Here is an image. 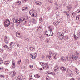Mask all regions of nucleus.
<instances>
[{
  "label": "nucleus",
  "instance_id": "58836bf2",
  "mask_svg": "<svg viewBox=\"0 0 80 80\" xmlns=\"http://www.w3.org/2000/svg\"><path fill=\"white\" fill-rule=\"evenodd\" d=\"M10 25H11L12 27H14V24L13 22H12L10 24Z\"/></svg>",
  "mask_w": 80,
  "mask_h": 80
},
{
  "label": "nucleus",
  "instance_id": "680f3d73",
  "mask_svg": "<svg viewBox=\"0 0 80 80\" xmlns=\"http://www.w3.org/2000/svg\"><path fill=\"white\" fill-rule=\"evenodd\" d=\"M50 32H52V33H53V32H52V28H50Z\"/></svg>",
  "mask_w": 80,
  "mask_h": 80
},
{
  "label": "nucleus",
  "instance_id": "8fccbe9b",
  "mask_svg": "<svg viewBox=\"0 0 80 80\" xmlns=\"http://www.w3.org/2000/svg\"><path fill=\"white\" fill-rule=\"evenodd\" d=\"M28 17H25V18L23 19H24L25 20H28Z\"/></svg>",
  "mask_w": 80,
  "mask_h": 80
},
{
  "label": "nucleus",
  "instance_id": "de8ad7c7",
  "mask_svg": "<svg viewBox=\"0 0 80 80\" xmlns=\"http://www.w3.org/2000/svg\"><path fill=\"white\" fill-rule=\"evenodd\" d=\"M33 66L32 65H29V67H30V68H33Z\"/></svg>",
  "mask_w": 80,
  "mask_h": 80
},
{
  "label": "nucleus",
  "instance_id": "f3484780",
  "mask_svg": "<svg viewBox=\"0 0 80 80\" xmlns=\"http://www.w3.org/2000/svg\"><path fill=\"white\" fill-rule=\"evenodd\" d=\"M76 19L77 20H79L80 19V15H78L76 16Z\"/></svg>",
  "mask_w": 80,
  "mask_h": 80
},
{
  "label": "nucleus",
  "instance_id": "37998d69",
  "mask_svg": "<svg viewBox=\"0 0 80 80\" xmlns=\"http://www.w3.org/2000/svg\"><path fill=\"white\" fill-rule=\"evenodd\" d=\"M4 40L5 43H6V44H8V41H7V39Z\"/></svg>",
  "mask_w": 80,
  "mask_h": 80
},
{
  "label": "nucleus",
  "instance_id": "ea45409f",
  "mask_svg": "<svg viewBox=\"0 0 80 80\" xmlns=\"http://www.w3.org/2000/svg\"><path fill=\"white\" fill-rule=\"evenodd\" d=\"M16 26L17 27L20 28V23H17L16 25Z\"/></svg>",
  "mask_w": 80,
  "mask_h": 80
},
{
  "label": "nucleus",
  "instance_id": "09e8293b",
  "mask_svg": "<svg viewBox=\"0 0 80 80\" xmlns=\"http://www.w3.org/2000/svg\"><path fill=\"white\" fill-rule=\"evenodd\" d=\"M7 37L6 36H5L4 38V40H7Z\"/></svg>",
  "mask_w": 80,
  "mask_h": 80
},
{
  "label": "nucleus",
  "instance_id": "f704fd0d",
  "mask_svg": "<svg viewBox=\"0 0 80 80\" xmlns=\"http://www.w3.org/2000/svg\"><path fill=\"white\" fill-rule=\"evenodd\" d=\"M68 10H71L72 9V7L70 6H68Z\"/></svg>",
  "mask_w": 80,
  "mask_h": 80
},
{
  "label": "nucleus",
  "instance_id": "69168bd1",
  "mask_svg": "<svg viewBox=\"0 0 80 80\" xmlns=\"http://www.w3.org/2000/svg\"><path fill=\"white\" fill-rule=\"evenodd\" d=\"M34 15H36L37 17V12H34Z\"/></svg>",
  "mask_w": 80,
  "mask_h": 80
},
{
  "label": "nucleus",
  "instance_id": "ddd939ff",
  "mask_svg": "<svg viewBox=\"0 0 80 80\" xmlns=\"http://www.w3.org/2000/svg\"><path fill=\"white\" fill-rule=\"evenodd\" d=\"M36 22V20L34 18L32 19L31 20V23H35V22Z\"/></svg>",
  "mask_w": 80,
  "mask_h": 80
},
{
  "label": "nucleus",
  "instance_id": "20e7f679",
  "mask_svg": "<svg viewBox=\"0 0 80 80\" xmlns=\"http://www.w3.org/2000/svg\"><path fill=\"white\" fill-rule=\"evenodd\" d=\"M62 20V19H61L59 20V21H55L53 23V24L55 26H57V25H58L59 23H61L60 22H61V20Z\"/></svg>",
  "mask_w": 80,
  "mask_h": 80
},
{
  "label": "nucleus",
  "instance_id": "aec40b11",
  "mask_svg": "<svg viewBox=\"0 0 80 80\" xmlns=\"http://www.w3.org/2000/svg\"><path fill=\"white\" fill-rule=\"evenodd\" d=\"M4 63L5 65H8L9 63H10V62H9V61H5L4 62Z\"/></svg>",
  "mask_w": 80,
  "mask_h": 80
},
{
  "label": "nucleus",
  "instance_id": "39448f33",
  "mask_svg": "<svg viewBox=\"0 0 80 80\" xmlns=\"http://www.w3.org/2000/svg\"><path fill=\"white\" fill-rule=\"evenodd\" d=\"M29 13L32 16V17H36V15H34V12L32 10H30L29 11Z\"/></svg>",
  "mask_w": 80,
  "mask_h": 80
},
{
  "label": "nucleus",
  "instance_id": "6ab92c4d",
  "mask_svg": "<svg viewBox=\"0 0 80 80\" xmlns=\"http://www.w3.org/2000/svg\"><path fill=\"white\" fill-rule=\"evenodd\" d=\"M46 57L48 58L50 60H52V57L51 56V54H50L48 56H47Z\"/></svg>",
  "mask_w": 80,
  "mask_h": 80
},
{
  "label": "nucleus",
  "instance_id": "a211bd4d",
  "mask_svg": "<svg viewBox=\"0 0 80 80\" xmlns=\"http://www.w3.org/2000/svg\"><path fill=\"white\" fill-rule=\"evenodd\" d=\"M29 49L31 51H34L35 50V48H34V47H31L29 48Z\"/></svg>",
  "mask_w": 80,
  "mask_h": 80
},
{
  "label": "nucleus",
  "instance_id": "9b49d317",
  "mask_svg": "<svg viewBox=\"0 0 80 80\" xmlns=\"http://www.w3.org/2000/svg\"><path fill=\"white\" fill-rule=\"evenodd\" d=\"M54 70L55 72H57V71H59V68H58V66H56L54 68Z\"/></svg>",
  "mask_w": 80,
  "mask_h": 80
},
{
  "label": "nucleus",
  "instance_id": "bb28decb",
  "mask_svg": "<svg viewBox=\"0 0 80 80\" xmlns=\"http://www.w3.org/2000/svg\"><path fill=\"white\" fill-rule=\"evenodd\" d=\"M3 47L4 48H8V49H9V48H8V47L7 45H3Z\"/></svg>",
  "mask_w": 80,
  "mask_h": 80
},
{
  "label": "nucleus",
  "instance_id": "393cba45",
  "mask_svg": "<svg viewBox=\"0 0 80 80\" xmlns=\"http://www.w3.org/2000/svg\"><path fill=\"white\" fill-rule=\"evenodd\" d=\"M40 64L41 66L43 67V66H44L45 64H46V63H45V62H41Z\"/></svg>",
  "mask_w": 80,
  "mask_h": 80
},
{
  "label": "nucleus",
  "instance_id": "c756f323",
  "mask_svg": "<svg viewBox=\"0 0 80 80\" xmlns=\"http://www.w3.org/2000/svg\"><path fill=\"white\" fill-rule=\"evenodd\" d=\"M3 62V61L2 58H0V64H2Z\"/></svg>",
  "mask_w": 80,
  "mask_h": 80
},
{
  "label": "nucleus",
  "instance_id": "338daca9",
  "mask_svg": "<svg viewBox=\"0 0 80 80\" xmlns=\"http://www.w3.org/2000/svg\"><path fill=\"white\" fill-rule=\"evenodd\" d=\"M49 53H50V54H53V52L50 51L49 52Z\"/></svg>",
  "mask_w": 80,
  "mask_h": 80
},
{
  "label": "nucleus",
  "instance_id": "e433bc0d",
  "mask_svg": "<svg viewBox=\"0 0 80 80\" xmlns=\"http://www.w3.org/2000/svg\"><path fill=\"white\" fill-rule=\"evenodd\" d=\"M42 20H43V19H42V18H40L39 19V21H40V23H42Z\"/></svg>",
  "mask_w": 80,
  "mask_h": 80
},
{
  "label": "nucleus",
  "instance_id": "c03bdc74",
  "mask_svg": "<svg viewBox=\"0 0 80 80\" xmlns=\"http://www.w3.org/2000/svg\"><path fill=\"white\" fill-rule=\"evenodd\" d=\"M25 40H27V41H26L27 42H28V41H29V39H28L27 38H25Z\"/></svg>",
  "mask_w": 80,
  "mask_h": 80
},
{
  "label": "nucleus",
  "instance_id": "9d476101",
  "mask_svg": "<svg viewBox=\"0 0 80 80\" xmlns=\"http://www.w3.org/2000/svg\"><path fill=\"white\" fill-rule=\"evenodd\" d=\"M64 34L63 33V32H59L57 34V35L58 37H60V36H62V35H63Z\"/></svg>",
  "mask_w": 80,
  "mask_h": 80
},
{
  "label": "nucleus",
  "instance_id": "1a4fd4ad",
  "mask_svg": "<svg viewBox=\"0 0 80 80\" xmlns=\"http://www.w3.org/2000/svg\"><path fill=\"white\" fill-rule=\"evenodd\" d=\"M66 14L67 15V18H70V15H71V14L70 13V12H66Z\"/></svg>",
  "mask_w": 80,
  "mask_h": 80
},
{
  "label": "nucleus",
  "instance_id": "49530a36",
  "mask_svg": "<svg viewBox=\"0 0 80 80\" xmlns=\"http://www.w3.org/2000/svg\"><path fill=\"white\" fill-rule=\"evenodd\" d=\"M77 12L78 13H80V10L78 9L77 11Z\"/></svg>",
  "mask_w": 80,
  "mask_h": 80
},
{
  "label": "nucleus",
  "instance_id": "473e14b6",
  "mask_svg": "<svg viewBox=\"0 0 80 80\" xmlns=\"http://www.w3.org/2000/svg\"><path fill=\"white\" fill-rule=\"evenodd\" d=\"M48 2L49 3H50L52 4L53 3V0H48Z\"/></svg>",
  "mask_w": 80,
  "mask_h": 80
},
{
  "label": "nucleus",
  "instance_id": "cd10ccee",
  "mask_svg": "<svg viewBox=\"0 0 80 80\" xmlns=\"http://www.w3.org/2000/svg\"><path fill=\"white\" fill-rule=\"evenodd\" d=\"M34 77H35L36 78H38L40 77V76L38 74L35 75L34 76Z\"/></svg>",
  "mask_w": 80,
  "mask_h": 80
},
{
  "label": "nucleus",
  "instance_id": "603ef678",
  "mask_svg": "<svg viewBox=\"0 0 80 80\" xmlns=\"http://www.w3.org/2000/svg\"><path fill=\"white\" fill-rule=\"evenodd\" d=\"M21 3V2L20 1H17L16 2V3Z\"/></svg>",
  "mask_w": 80,
  "mask_h": 80
},
{
  "label": "nucleus",
  "instance_id": "f03ea898",
  "mask_svg": "<svg viewBox=\"0 0 80 80\" xmlns=\"http://www.w3.org/2000/svg\"><path fill=\"white\" fill-rule=\"evenodd\" d=\"M77 35L78 37H77L75 35H74V38L76 40H78V38H79V39H80V30H79L78 32Z\"/></svg>",
  "mask_w": 80,
  "mask_h": 80
},
{
  "label": "nucleus",
  "instance_id": "774afa93",
  "mask_svg": "<svg viewBox=\"0 0 80 80\" xmlns=\"http://www.w3.org/2000/svg\"><path fill=\"white\" fill-rule=\"evenodd\" d=\"M27 62H30V61H29V60H28V59H27Z\"/></svg>",
  "mask_w": 80,
  "mask_h": 80
},
{
  "label": "nucleus",
  "instance_id": "4c0bfd02",
  "mask_svg": "<svg viewBox=\"0 0 80 80\" xmlns=\"http://www.w3.org/2000/svg\"><path fill=\"white\" fill-rule=\"evenodd\" d=\"M21 62V59H20L18 61V63L19 65H20V62Z\"/></svg>",
  "mask_w": 80,
  "mask_h": 80
},
{
  "label": "nucleus",
  "instance_id": "79ce46f5",
  "mask_svg": "<svg viewBox=\"0 0 80 80\" xmlns=\"http://www.w3.org/2000/svg\"><path fill=\"white\" fill-rule=\"evenodd\" d=\"M0 78H4V76L3 75L0 74Z\"/></svg>",
  "mask_w": 80,
  "mask_h": 80
},
{
  "label": "nucleus",
  "instance_id": "4468645a",
  "mask_svg": "<svg viewBox=\"0 0 80 80\" xmlns=\"http://www.w3.org/2000/svg\"><path fill=\"white\" fill-rule=\"evenodd\" d=\"M35 3L37 5H42V3L41 2H39V1H36L35 2Z\"/></svg>",
  "mask_w": 80,
  "mask_h": 80
},
{
  "label": "nucleus",
  "instance_id": "13d9d810",
  "mask_svg": "<svg viewBox=\"0 0 80 80\" xmlns=\"http://www.w3.org/2000/svg\"><path fill=\"white\" fill-rule=\"evenodd\" d=\"M34 55L35 56H34V58H36V57H37V53H35Z\"/></svg>",
  "mask_w": 80,
  "mask_h": 80
},
{
  "label": "nucleus",
  "instance_id": "72a5a7b5",
  "mask_svg": "<svg viewBox=\"0 0 80 80\" xmlns=\"http://www.w3.org/2000/svg\"><path fill=\"white\" fill-rule=\"evenodd\" d=\"M55 6L56 7V8H58V4L57 2H55L54 3Z\"/></svg>",
  "mask_w": 80,
  "mask_h": 80
},
{
  "label": "nucleus",
  "instance_id": "0eeeda50",
  "mask_svg": "<svg viewBox=\"0 0 80 80\" xmlns=\"http://www.w3.org/2000/svg\"><path fill=\"white\" fill-rule=\"evenodd\" d=\"M22 19H20L19 20L18 19H16L15 21V23H22Z\"/></svg>",
  "mask_w": 80,
  "mask_h": 80
},
{
  "label": "nucleus",
  "instance_id": "423d86ee",
  "mask_svg": "<svg viewBox=\"0 0 80 80\" xmlns=\"http://www.w3.org/2000/svg\"><path fill=\"white\" fill-rule=\"evenodd\" d=\"M71 58L72 59V60H75V62H77L78 60L77 58V57H76L74 55H72V56Z\"/></svg>",
  "mask_w": 80,
  "mask_h": 80
},
{
  "label": "nucleus",
  "instance_id": "6e6552de",
  "mask_svg": "<svg viewBox=\"0 0 80 80\" xmlns=\"http://www.w3.org/2000/svg\"><path fill=\"white\" fill-rule=\"evenodd\" d=\"M60 69L61 70H62V72L66 71V68H65V67H64L61 66L60 68Z\"/></svg>",
  "mask_w": 80,
  "mask_h": 80
},
{
  "label": "nucleus",
  "instance_id": "a18cd8bd",
  "mask_svg": "<svg viewBox=\"0 0 80 80\" xmlns=\"http://www.w3.org/2000/svg\"><path fill=\"white\" fill-rule=\"evenodd\" d=\"M50 80V77H49V76H47L46 77V80Z\"/></svg>",
  "mask_w": 80,
  "mask_h": 80
},
{
  "label": "nucleus",
  "instance_id": "e2e57ef3",
  "mask_svg": "<svg viewBox=\"0 0 80 80\" xmlns=\"http://www.w3.org/2000/svg\"><path fill=\"white\" fill-rule=\"evenodd\" d=\"M76 79H77V80H80V78H77Z\"/></svg>",
  "mask_w": 80,
  "mask_h": 80
},
{
  "label": "nucleus",
  "instance_id": "dca6fc26",
  "mask_svg": "<svg viewBox=\"0 0 80 80\" xmlns=\"http://www.w3.org/2000/svg\"><path fill=\"white\" fill-rule=\"evenodd\" d=\"M10 74L12 76H15V71L12 72H11Z\"/></svg>",
  "mask_w": 80,
  "mask_h": 80
},
{
  "label": "nucleus",
  "instance_id": "3c124183",
  "mask_svg": "<svg viewBox=\"0 0 80 80\" xmlns=\"http://www.w3.org/2000/svg\"><path fill=\"white\" fill-rule=\"evenodd\" d=\"M0 52L3 53V50L0 49Z\"/></svg>",
  "mask_w": 80,
  "mask_h": 80
},
{
  "label": "nucleus",
  "instance_id": "4d7b16f0",
  "mask_svg": "<svg viewBox=\"0 0 80 80\" xmlns=\"http://www.w3.org/2000/svg\"><path fill=\"white\" fill-rule=\"evenodd\" d=\"M39 28H40L41 29H42V28H43L42 26H40L39 27Z\"/></svg>",
  "mask_w": 80,
  "mask_h": 80
},
{
  "label": "nucleus",
  "instance_id": "5701e85b",
  "mask_svg": "<svg viewBox=\"0 0 80 80\" xmlns=\"http://www.w3.org/2000/svg\"><path fill=\"white\" fill-rule=\"evenodd\" d=\"M68 36H66L64 37L63 39H64L65 40H68Z\"/></svg>",
  "mask_w": 80,
  "mask_h": 80
},
{
  "label": "nucleus",
  "instance_id": "0e129e2a",
  "mask_svg": "<svg viewBox=\"0 0 80 80\" xmlns=\"http://www.w3.org/2000/svg\"><path fill=\"white\" fill-rule=\"evenodd\" d=\"M18 79H19V80H22V78H18Z\"/></svg>",
  "mask_w": 80,
  "mask_h": 80
},
{
  "label": "nucleus",
  "instance_id": "6e6d98bb",
  "mask_svg": "<svg viewBox=\"0 0 80 80\" xmlns=\"http://www.w3.org/2000/svg\"><path fill=\"white\" fill-rule=\"evenodd\" d=\"M22 11H24V10H25V8L24 7L22 8Z\"/></svg>",
  "mask_w": 80,
  "mask_h": 80
},
{
  "label": "nucleus",
  "instance_id": "4be33fe9",
  "mask_svg": "<svg viewBox=\"0 0 80 80\" xmlns=\"http://www.w3.org/2000/svg\"><path fill=\"white\" fill-rule=\"evenodd\" d=\"M61 60H62V62H65V59L63 57H62L61 58Z\"/></svg>",
  "mask_w": 80,
  "mask_h": 80
},
{
  "label": "nucleus",
  "instance_id": "b1692460",
  "mask_svg": "<svg viewBox=\"0 0 80 80\" xmlns=\"http://www.w3.org/2000/svg\"><path fill=\"white\" fill-rule=\"evenodd\" d=\"M14 44H15V42H12L10 43V47H12V46H13V45H14Z\"/></svg>",
  "mask_w": 80,
  "mask_h": 80
},
{
  "label": "nucleus",
  "instance_id": "f257e3e1",
  "mask_svg": "<svg viewBox=\"0 0 80 80\" xmlns=\"http://www.w3.org/2000/svg\"><path fill=\"white\" fill-rule=\"evenodd\" d=\"M4 25L5 27H8V26L10 25V20H9V19H6L4 23Z\"/></svg>",
  "mask_w": 80,
  "mask_h": 80
},
{
  "label": "nucleus",
  "instance_id": "412c9836",
  "mask_svg": "<svg viewBox=\"0 0 80 80\" xmlns=\"http://www.w3.org/2000/svg\"><path fill=\"white\" fill-rule=\"evenodd\" d=\"M21 23H22L23 24H25V23H26V21L25 19H23V20H21Z\"/></svg>",
  "mask_w": 80,
  "mask_h": 80
},
{
  "label": "nucleus",
  "instance_id": "864d4df0",
  "mask_svg": "<svg viewBox=\"0 0 80 80\" xmlns=\"http://www.w3.org/2000/svg\"><path fill=\"white\" fill-rule=\"evenodd\" d=\"M15 18H13L12 19L13 22H14V23H16V22H15Z\"/></svg>",
  "mask_w": 80,
  "mask_h": 80
},
{
  "label": "nucleus",
  "instance_id": "2eb2a0df",
  "mask_svg": "<svg viewBox=\"0 0 80 80\" xmlns=\"http://www.w3.org/2000/svg\"><path fill=\"white\" fill-rule=\"evenodd\" d=\"M57 53H54V54L53 55V58L54 59H56L57 58Z\"/></svg>",
  "mask_w": 80,
  "mask_h": 80
},
{
  "label": "nucleus",
  "instance_id": "5fc2aeb1",
  "mask_svg": "<svg viewBox=\"0 0 80 80\" xmlns=\"http://www.w3.org/2000/svg\"><path fill=\"white\" fill-rule=\"evenodd\" d=\"M48 74H51V75H53V72H51L50 73H48Z\"/></svg>",
  "mask_w": 80,
  "mask_h": 80
},
{
  "label": "nucleus",
  "instance_id": "bf43d9fd",
  "mask_svg": "<svg viewBox=\"0 0 80 80\" xmlns=\"http://www.w3.org/2000/svg\"><path fill=\"white\" fill-rule=\"evenodd\" d=\"M64 32L65 33H67V32H68V30H67V29Z\"/></svg>",
  "mask_w": 80,
  "mask_h": 80
},
{
  "label": "nucleus",
  "instance_id": "7c9ffc66",
  "mask_svg": "<svg viewBox=\"0 0 80 80\" xmlns=\"http://www.w3.org/2000/svg\"><path fill=\"white\" fill-rule=\"evenodd\" d=\"M45 67L46 68V70H48L49 68L48 67V64H47L46 65Z\"/></svg>",
  "mask_w": 80,
  "mask_h": 80
},
{
  "label": "nucleus",
  "instance_id": "2f4dec72",
  "mask_svg": "<svg viewBox=\"0 0 80 80\" xmlns=\"http://www.w3.org/2000/svg\"><path fill=\"white\" fill-rule=\"evenodd\" d=\"M30 56L32 58V59H35V57H34V56H33V55L30 54Z\"/></svg>",
  "mask_w": 80,
  "mask_h": 80
},
{
  "label": "nucleus",
  "instance_id": "c9c22d12",
  "mask_svg": "<svg viewBox=\"0 0 80 80\" xmlns=\"http://www.w3.org/2000/svg\"><path fill=\"white\" fill-rule=\"evenodd\" d=\"M12 66L13 67V68H15V63H14L13 62H13H12Z\"/></svg>",
  "mask_w": 80,
  "mask_h": 80
},
{
  "label": "nucleus",
  "instance_id": "052dcab7",
  "mask_svg": "<svg viewBox=\"0 0 80 80\" xmlns=\"http://www.w3.org/2000/svg\"><path fill=\"white\" fill-rule=\"evenodd\" d=\"M40 38H41V39H43V36H41L39 37Z\"/></svg>",
  "mask_w": 80,
  "mask_h": 80
},
{
  "label": "nucleus",
  "instance_id": "a878e982",
  "mask_svg": "<svg viewBox=\"0 0 80 80\" xmlns=\"http://www.w3.org/2000/svg\"><path fill=\"white\" fill-rule=\"evenodd\" d=\"M75 15H76V13L75 12H74L72 14V18H73L75 16Z\"/></svg>",
  "mask_w": 80,
  "mask_h": 80
},
{
  "label": "nucleus",
  "instance_id": "a19ab883",
  "mask_svg": "<svg viewBox=\"0 0 80 80\" xmlns=\"http://www.w3.org/2000/svg\"><path fill=\"white\" fill-rule=\"evenodd\" d=\"M3 68H0V72H3Z\"/></svg>",
  "mask_w": 80,
  "mask_h": 80
},
{
  "label": "nucleus",
  "instance_id": "c85d7f7f",
  "mask_svg": "<svg viewBox=\"0 0 80 80\" xmlns=\"http://www.w3.org/2000/svg\"><path fill=\"white\" fill-rule=\"evenodd\" d=\"M78 53L75 52L74 56H75L77 58H78Z\"/></svg>",
  "mask_w": 80,
  "mask_h": 80
},
{
  "label": "nucleus",
  "instance_id": "f8f14e48",
  "mask_svg": "<svg viewBox=\"0 0 80 80\" xmlns=\"http://www.w3.org/2000/svg\"><path fill=\"white\" fill-rule=\"evenodd\" d=\"M58 37L59 40H63V38H64L63 35H62V36H58Z\"/></svg>",
  "mask_w": 80,
  "mask_h": 80
},
{
  "label": "nucleus",
  "instance_id": "7ed1b4c3",
  "mask_svg": "<svg viewBox=\"0 0 80 80\" xmlns=\"http://www.w3.org/2000/svg\"><path fill=\"white\" fill-rule=\"evenodd\" d=\"M67 74L70 76L71 77H73V72L70 69H67Z\"/></svg>",
  "mask_w": 80,
  "mask_h": 80
}]
</instances>
